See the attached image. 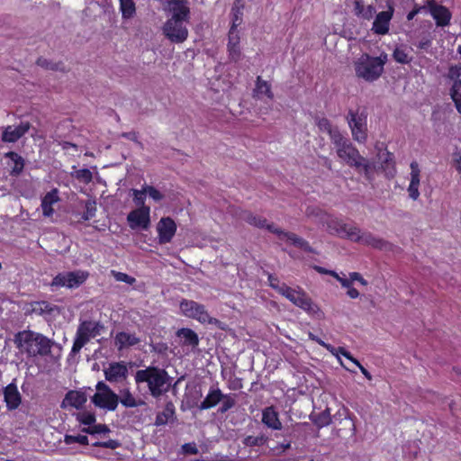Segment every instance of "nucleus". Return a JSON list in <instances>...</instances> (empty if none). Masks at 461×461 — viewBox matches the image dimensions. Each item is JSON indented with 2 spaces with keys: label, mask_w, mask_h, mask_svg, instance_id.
Segmentation results:
<instances>
[{
  "label": "nucleus",
  "mask_w": 461,
  "mask_h": 461,
  "mask_svg": "<svg viewBox=\"0 0 461 461\" xmlns=\"http://www.w3.org/2000/svg\"><path fill=\"white\" fill-rule=\"evenodd\" d=\"M357 162L359 163V166L354 167L357 170L362 169L365 173V176L367 179H371V170H372L371 164L363 156H362V159H359Z\"/></svg>",
  "instance_id": "obj_49"
},
{
  "label": "nucleus",
  "mask_w": 461,
  "mask_h": 461,
  "mask_svg": "<svg viewBox=\"0 0 461 461\" xmlns=\"http://www.w3.org/2000/svg\"><path fill=\"white\" fill-rule=\"evenodd\" d=\"M149 207L137 208L127 215V221L131 230H148L150 223Z\"/></svg>",
  "instance_id": "obj_11"
},
{
  "label": "nucleus",
  "mask_w": 461,
  "mask_h": 461,
  "mask_svg": "<svg viewBox=\"0 0 461 461\" xmlns=\"http://www.w3.org/2000/svg\"><path fill=\"white\" fill-rule=\"evenodd\" d=\"M229 59L233 62H238L241 59L240 46L228 47Z\"/></svg>",
  "instance_id": "obj_58"
},
{
  "label": "nucleus",
  "mask_w": 461,
  "mask_h": 461,
  "mask_svg": "<svg viewBox=\"0 0 461 461\" xmlns=\"http://www.w3.org/2000/svg\"><path fill=\"white\" fill-rule=\"evenodd\" d=\"M182 450L183 453L186 455H196L198 453V448L194 442L184 444L182 446Z\"/></svg>",
  "instance_id": "obj_61"
},
{
  "label": "nucleus",
  "mask_w": 461,
  "mask_h": 461,
  "mask_svg": "<svg viewBox=\"0 0 461 461\" xmlns=\"http://www.w3.org/2000/svg\"><path fill=\"white\" fill-rule=\"evenodd\" d=\"M163 33L172 42L181 43L187 39L188 30L184 23L167 20L163 26Z\"/></svg>",
  "instance_id": "obj_10"
},
{
  "label": "nucleus",
  "mask_w": 461,
  "mask_h": 461,
  "mask_svg": "<svg viewBox=\"0 0 461 461\" xmlns=\"http://www.w3.org/2000/svg\"><path fill=\"white\" fill-rule=\"evenodd\" d=\"M93 435L100 434V433H107L110 432V429L105 424H93L92 426Z\"/></svg>",
  "instance_id": "obj_62"
},
{
  "label": "nucleus",
  "mask_w": 461,
  "mask_h": 461,
  "mask_svg": "<svg viewBox=\"0 0 461 461\" xmlns=\"http://www.w3.org/2000/svg\"><path fill=\"white\" fill-rule=\"evenodd\" d=\"M59 201L58 190L52 189L48 192L41 200V208L44 216L50 217L53 214L52 204Z\"/></svg>",
  "instance_id": "obj_26"
},
{
  "label": "nucleus",
  "mask_w": 461,
  "mask_h": 461,
  "mask_svg": "<svg viewBox=\"0 0 461 461\" xmlns=\"http://www.w3.org/2000/svg\"><path fill=\"white\" fill-rule=\"evenodd\" d=\"M64 442L67 445H71L73 443H78L80 445L86 446L89 444L87 436L80 435V434L77 435V436L65 435Z\"/></svg>",
  "instance_id": "obj_45"
},
{
  "label": "nucleus",
  "mask_w": 461,
  "mask_h": 461,
  "mask_svg": "<svg viewBox=\"0 0 461 461\" xmlns=\"http://www.w3.org/2000/svg\"><path fill=\"white\" fill-rule=\"evenodd\" d=\"M267 230L277 235V237L282 240H286L290 242L296 248L303 249L308 253H316L315 249L310 246L309 242L304 239L299 237L294 232L285 231L280 228L276 227L275 225H267Z\"/></svg>",
  "instance_id": "obj_9"
},
{
  "label": "nucleus",
  "mask_w": 461,
  "mask_h": 461,
  "mask_svg": "<svg viewBox=\"0 0 461 461\" xmlns=\"http://www.w3.org/2000/svg\"><path fill=\"white\" fill-rule=\"evenodd\" d=\"M113 275L115 280L119 282H124L129 285H133L136 282V279L133 276H131L122 272L113 271Z\"/></svg>",
  "instance_id": "obj_52"
},
{
  "label": "nucleus",
  "mask_w": 461,
  "mask_h": 461,
  "mask_svg": "<svg viewBox=\"0 0 461 461\" xmlns=\"http://www.w3.org/2000/svg\"><path fill=\"white\" fill-rule=\"evenodd\" d=\"M359 242H362L366 245H368V246H371L373 248L379 249H387V247L390 246V244L388 242H386L385 240H384L378 237L374 236L370 232L362 233L361 240Z\"/></svg>",
  "instance_id": "obj_29"
},
{
  "label": "nucleus",
  "mask_w": 461,
  "mask_h": 461,
  "mask_svg": "<svg viewBox=\"0 0 461 461\" xmlns=\"http://www.w3.org/2000/svg\"><path fill=\"white\" fill-rule=\"evenodd\" d=\"M299 292L282 283L278 293L293 303Z\"/></svg>",
  "instance_id": "obj_48"
},
{
  "label": "nucleus",
  "mask_w": 461,
  "mask_h": 461,
  "mask_svg": "<svg viewBox=\"0 0 461 461\" xmlns=\"http://www.w3.org/2000/svg\"><path fill=\"white\" fill-rule=\"evenodd\" d=\"M240 46V37L236 33V23L232 24L229 32V42L228 47Z\"/></svg>",
  "instance_id": "obj_51"
},
{
  "label": "nucleus",
  "mask_w": 461,
  "mask_h": 461,
  "mask_svg": "<svg viewBox=\"0 0 461 461\" xmlns=\"http://www.w3.org/2000/svg\"><path fill=\"white\" fill-rule=\"evenodd\" d=\"M360 232H361L360 229H358L356 226L349 225L347 234H346V237L354 241H360L361 235H362V234H360Z\"/></svg>",
  "instance_id": "obj_55"
},
{
  "label": "nucleus",
  "mask_w": 461,
  "mask_h": 461,
  "mask_svg": "<svg viewBox=\"0 0 461 461\" xmlns=\"http://www.w3.org/2000/svg\"><path fill=\"white\" fill-rule=\"evenodd\" d=\"M315 122L318 128L329 133L331 142L335 140V135L339 136L341 132L337 127H332L330 122L325 117H316Z\"/></svg>",
  "instance_id": "obj_30"
},
{
  "label": "nucleus",
  "mask_w": 461,
  "mask_h": 461,
  "mask_svg": "<svg viewBox=\"0 0 461 461\" xmlns=\"http://www.w3.org/2000/svg\"><path fill=\"white\" fill-rule=\"evenodd\" d=\"M91 401L96 407L108 411H115L118 406L119 397L114 392H99L92 396Z\"/></svg>",
  "instance_id": "obj_15"
},
{
  "label": "nucleus",
  "mask_w": 461,
  "mask_h": 461,
  "mask_svg": "<svg viewBox=\"0 0 461 461\" xmlns=\"http://www.w3.org/2000/svg\"><path fill=\"white\" fill-rule=\"evenodd\" d=\"M386 11L378 13L373 23L372 31L378 35L387 34L389 32L390 22L394 13V3L393 0L386 1Z\"/></svg>",
  "instance_id": "obj_8"
},
{
  "label": "nucleus",
  "mask_w": 461,
  "mask_h": 461,
  "mask_svg": "<svg viewBox=\"0 0 461 461\" xmlns=\"http://www.w3.org/2000/svg\"><path fill=\"white\" fill-rule=\"evenodd\" d=\"M223 397L222 392L219 388H211L209 393L204 400L200 403V410H208L216 406Z\"/></svg>",
  "instance_id": "obj_23"
},
{
  "label": "nucleus",
  "mask_w": 461,
  "mask_h": 461,
  "mask_svg": "<svg viewBox=\"0 0 461 461\" xmlns=\"http://www.w3.org/2000/svg\"><path fill=\"white\" fill-rule=\"evenodd\" d=\"M332 143L336 147L338 157L344 160L348 166L351 167L359 166L357 161L362 159V156L348 138L342 134L335 135V140Z\"/></svg>",
  "instance_id": "obj_6"
},
{
  "label": "nucleus",
  "mask_w": 461,
  "mask_h": 461,
  "mask_svg": "<svg viewBox=\"0 0 461 461\" xmlns=\"http://www.w3.org/2000/svg\"><path fill=\"white\" fill-rule=\"evenodd\" d=\"M354 5L355 14L365 20L372 19L375 14V7L373 5L365 6L362 0H355Z\"/></svg>",
  "instance_id": "obj_31"
},
{
  "label": "nucleus",
  "mask_w": 461,
  "mask_h": 461,
  "mask_svg": "<svg viewBox=\"0 0 461 461\" xmlns=\"http://www.w3.org/2000/svg\"><path fill=\"white\" fill-rule=\"evenodd\" d=\"M72 176L85 184L90 183L93 179L92 172L87 168L77 170Z\"/></svg>",
  "instance_id": "obj_44"
},
{
  "label": "nucleus",
  "mask_w": 461,
  "mask_h": 461,
  "mask_svg": "<svg viewBox=\"0 0 461 461\" xmlns=\"http://www.w3.org/2000/svg\"><path fill=\"white\" fill-rule=\"evenodd\" d=\"M461 76V67L460 66H451L448 69L447 77L454 82L456 80H461L459 77Z\"/></svg>",
  "instance_id": "obj_60"
},
{
  "label": "nucleus",
  "mask_w": 461,
  "mask_h": 461,
  "mask_svg": "<svg viewBox=\"0 0 461 461\" xmlns=\"http://www.w3.org/2000/svg\"><path fill=\"white\" fill-rule=\"evenodd\" d=\"M133 194V201L139 208L147 207L145 205L146 191L145 187L142 190L131 189Z\"/></svg>",
  "instance_id": "obj_46"
},
{
  "label": "nucleus",
  "mask_w": 461,
  "mask_h": 461,
  "mask_svg": "<svg viewBox=\"0 0 461 461\" xmlns=\"http://www.w3.org/2000/svg\"><path fill=\"white\" fill-rule=\"evenodd\" d=\"M121 403L127 408H133L144 404L143 401H137L128 389L122 391Z\"/></svg>",
  "instance_id": "obj_38"
},
{
  "label": "nucleus",
  "mask_w": 461,
  "mask_h": 461,
  "mask_svg": "<svg viewBox=\"0 0 461 461\" xmlns=\"http://www.w3.org/2000/svg\"><path fill=\"white\" fill-rule=\"evenodd\" d=\"M66 277L68 288L78 287L86 280V276H84V274L80 275L76 272H67Z\"/></svg>",
  "instance_id": "obj_40"
},
{
  "label": "nucleus",
  "mask_w": 461,
  "mask_h": 461,
  "mask_svg": "<svg viewBox=\"0 0 461 461\" xmlns=\"http://www.w3.org/2000/svg\"><path fill=\"white\" fill-rule=\"evenodd\" d=\"M86 211L81 216L83 221H88L92 219L96 212V203L94 200H87L85 204Z\"/></svg>",
  "instance_id": "obj_43"
},
{
  "label": "nucleus",
  "mask_w": 461,
  "mask_h": 461,
  "mask_svg": "<svg viewBox=\"0 0 461 461\" xmlns=\"http://www.w3.org/2000/svg\"><path fill=\"white\" fill-rule=\"evenodd\" d=\"M366 113L358 110L349 109L346 119L351 130L353 139L358 143H365L367 140Z\"/></svg>",
  "instance_id": "obj_7"
},
{
  "label": "nucleus",
  "mask_w": 461,
  "mask_h": 461,
  "mask_svg": "<svg viewBox=\"0 0 461 461\" xmlns=\"http://www.w3.org/2000/svg\"><path fill=\"white\" fill-rule=\"evenodd\" d=\"M431 43H432V36L430 35V33H427L418 42L417 47L420 50H427L431 46Z\"/></svg>",
  "instance_id": "obj_59"
},
{
  "label": "nucleus",
  "mask_w": 461,
  "mask_h": 461,
  "mask_svg": "<svg viewBox=\"0 0 461 461\" xmlns=\"http://www.w3.org/2000/svg\"><path fill=\"white\" fill-rule=\"evenodd\" d=\"M120 10L123 20L131 19L136 14V5L133 0H119Z\"/></svg>",
  "instance_id": "obj_36"
},
{
  "label": "nucleus",
  "mask_w": 461,
  "mask_h": 461,
  "mask_svg": "<svg viewBox=\"0 0 461 461\" xmlns=\"http://www.w3.org/2000/svg\"><path fill=\"white\" fill-rule=\"evenodd\" d=\"M30 129V123L21 122L17 126H7L2 134V140L5 142H15L23 137Z\"/></svg>",
  "instance_id": "obj_19"
},
{
  "label": "nucleus",
  "mask_w": 461,
  "mask_h": 461,
  "mask_svg": "<svg viewBox=\"0 0 461 461\" xmlns=\"http://www.w3.org/2000/svg\"><path fill=\"white\" fill-rule=\"evenodd\" d=\"M221 402H222L221 406L219 409V412H221V413H225L230 409L234 407L236 404L235 399L230 394L223 393V397Z\"/></svg>",
  "instance_id": "obj_47"
},
{
  "label": "nucleus",
  "mask_w": 461,
  "mask_h": 461,
  "mask_svg": "<svg viewBox=\"0 0 461 461\" xmlns=\"http://www.w3.org/2000/svg\"><path fill=\"white\" fill-rule=\"evenodd\" d=\"M94 447H101L110 449H116L119 447H121V443L118 440L115 439H109L107 441H96L92 444Z\"/></svg>",
  "instance_id": "obj_53"
},
{
  "label": "nucleus",
  "mask_w": 461,
  "mask_h": 461,
  "mask_svg": "<svg viewBox=\"0 0 461 461\" xmlns=\"http://www.w3.org/2000/svg\"><path fill=\"white\" fill-rule=\"evenodd\" d=\"M268 281H269L270 286L272 288H274L275 290H276L277 292H279L281 283L279 282L278 278L272 275H269Z\"/></svg>",
  "instance_id": "obj_64"
},
{
  "label": "nucleus",
  "mask_w": 461,
  "mask_h": 461,
  "mask_svg": "<svg viewBox=\"0 0 461 461\" xmlns=\"http://www.w3.org/2000/svg\"><path fill=\"white\" fill-rule=\"evenodd\" d=\"M179 307L185 316L195 319L201 323L212 324L221 330H224L221 326L222 322L216 318L211 317L203 304L192 300L183 299L180 302Z\"/></svg>",
  "instance_id": "obj_5"
},
{
  "label": "nucleus",
  "mask_w": 461,
  "mask_h": 461,
  "mask_svg": "<svg viewBox=\"0 0 461 461\" xmlns=\"http://www.w3.org/2000/svg\"><path fill=\"white\" fill-rule=\"evenodd\" d=\"M427 6L431 16L436 21L437 26L445 27L449 24L452 14L446 6L438 5L434 1H428Z\"/></svg>",
  "instance_id": "obj_14"
},
{
  "label": "nucleus",
  "mask_w": 461,
  "mask_h": 461,
  "mask_svg": "<svg viewBox=\"0 0 461 461\" xmlns=\"http://www.w3.org/2000/svg\"><path fill=\"white\" fill-rule=\"evenodd\" d=\"M177 336L184 339V344L195 348L199 344L197 334L191 329L182 328L176 332Z\"/></svg>",
  "instance_id": "obj_32"
},
{
  "label": "nucleus",
  "mask_w": 461,
  "mask_h": 461,
  "mask_svg": "<svg viewBox=\"0 0 461 461\" xmlns=\"http://www.w3.org/2000/svg\"><path fill=\"white\" fill-rule=\"evenodd\" d=\"M254 91L258 96L265 95L270 99L274 97V95L271 91V86L268 84V82L263 80L261 77H257L256 88Z\"/></svg>",
  "instance_id": "obj_37"
},
{
  "label": "nucleus",
  "mask_w": 461,
  "mask_h": 461,
  "mask_svg": "<svg viewBox=\"0 0 461 461\" xmlns=\"http://www.w3.org/2000/svg\"><path fill=\"white\" fill-rule=\"evenodd\" d=\"M172 378L164 368L158 366H148L138 370L135 374L137 384L146 383L149 391L154 398H159L169 391Z\"/></svg>",
  "instance_id": "obj_2"
},
{
  "label": "nucleus",
  "mask_w": 461,
  "mask_h": 461,
  "mask_svg": "<svg viewBox=\"0 0 461 461\" xmlns=\"http://www.w3.org/2000/svg\"><path fill=\"white\" fill-rule=\"evenodd\" d=\"M104 330V326L100 321H83L79 323L74 343L71 349V354L76 355L79 353L81 348L91 339L98 335Z\"/></svg>",
  "instance_id": "obj_3"
},
{
  "label": "nucleus",
  "mask_w": 461,
  "mask_h": 461,
  "mask_svg": "<svg viewBox=\"0 0 461 461\" xmlns=\"http://www.w3.org/2000/svg\"><path fill=\"white\" fill-rule=\"evenodd\" d=\"M14 342L21 351L32 357L50 356L51 348L57 346L54 340L30 330L15 334Z\"/></svg>",
  "instance_id": "obj_1"
},
{
  "label": "nucleus",
  "mask_w": 461,
  "mask_h": 461,
  "mask_svg": "<svg viewBox=\"0 0 461 461\" xmlns=\"http://www.w3.org/2000/svg\"><path fill=\"white\" fill-rule=\"evenodd\" d=\"M77 420L85 425H93L95 422V415L92 412H83L78 415Z\"/></svg>",
  "instance_id": "obj_56"
},
{
  "label": "nucleus",
  "mask_w": 461,
  "mask_h": 461,
  "mask_svg": "<svg viewBox=\"0 0 461 461\" xmlns=\"http://www.w3.org/2000/svg\"><path fill=\"white\" fill-rule=\"evenodd\" d=\"M262 422L272 429L279 430L282 429V423L279 420L278 412L274 406H268L262 411Z\"/></svg>",
  "instance_id": "obj_21"
},
{
  "label": "nucleus",
  "mask_w": 461,
  "mask_h": 461,
  "mask_svg": "<svg viewBox=\"0 0 461 461\" xmlns=\"http://www.w3.org/2000/svg\"><path fill=\"white\" fill-rule=\"evenodd\" d=\"M5 402L8 411L16 410L21 402L22 396L14 382L9 384L3 389Z\"/></svg>",
  "instance_id": "obj_18"
},
{
  "label": "nucleus",
  "mask_w": 461,
  "mask_h": 461,
  "mask_svg": "<svg viewBox=\"0 0 461 461\" xmlns=\"http://www.w3.org/2000/svg\"><path fill=\"white\" fill-rule=\"evenodd\" d=\"M5 157L9 158L14 163V166L11 169V175L14 176H19L23 170L24 159L14 151L7 152Z\"/></svg>",
  "instance_id": "obj_34"
},
{
  "label": "nucleus",
  "mask_w": 461,
  "mask_h": 461,
  "mask_svg": "<svg viewBox=\"0 0 461 461\" xmlns=\"http://www.w3.org/2000/svg\"><path fill=\"white\" fill-rule=\"evenodd\" d=\"M356 75L367 82H373L384 72L383 63L368 54H363L354 64Z\"/></svg>",
  "instance_id": "obj_4"
},
{
  "label": "nucleus",
  "mask_w": 461,
  "mask_h": 461,
  "mask_svg": "<svg viewBox=\"0 0 461 461\" xmlns=\"http://www.w3.org/2000/svg\"><path fill=\"white\" fill-rule=\"evenodd\" d=\"M157 230L159 243L166 244L172 240L176 230V225L171 218L164 217L158 221Z\"/></svg>",
  "instance_id": "obj_16"
},
{
  "label": "nucleus",
  "mask_w": 461,
  "mask_h": 461,
  "mask_svg": "<svg viewBox=\"0 0 461 461\" xmlns=\"http://www.w3.org/2000/svg\"><path fill=\"white\" fill-rule=\"evenodd\" d=\"M349 277L351 278L352 282L358 281L362 285H366L367 281L362 277V276L357 272H352L349 274Z\"/></svg>",
  "instance_id": "obj_63"
},
{
  "label": "nucleus",
  "mask_w": 461,
  "mask_h": 461,
  "mask_svg": "<svg viewBox=\"0 0 461 461\" xmlns=\"http://www.w3.org/2000/svg\"><path fill=\"white\" fill-rule=\"evenodd\" d=\"M293 303L309 314L315 315L320 319L323 317V312L320 307L302 290H300Z\"/></svg>",
  "instance_id": "obj_17"
},
{
  "label": "nucleus",
  "mask_w": 461,
  "mask_h": 461,
  "mask_svg": "<svg viewBox=\"0 0 461 461\" xmlns=\"http://www.w3.org/2000/svg\"><path fill=\"white\" fill-rule=\"evenodd\" d=\"M58 306L50 304L46 301L33 302L31 303V308L28 310L30 313H35L38 315L52 314L55 311H58Z\"/></svg>",
  "instance_id": "obj_28"
},
{
  "label": "nucleus",
  "mask_w": 461,
  "mask_h": 461,
  "mask_svg": "<svg viewBox=\"0 0 461 461\" xmlns=\"http://www.w3.org/2000/svg\"><path fill=\"white\" fill-rule=\"evenodd\" d=\"M86 394L84 392L71 390L66 393L61 402V408H66L69 405L79 410L86 402Z\"/></svg>",
  "instance_id": "obj_20"
},
{
  "label": "nucleus",
  "mask_w": 461,
  "mask_h": 461,
  "mask_svg": "<svg viewBox=\"0 0 461 461\" xmlns=\"http://www.w3.org/2000/svg\"><path fill=\"white\" fill-rule=\"evenodd\" d=\"M310 420L318 428H323L325 426H328L331 422L330 410L326 409L325 411L319 413L312 412L310 415Z\"/></svg>",
  "instance_id": "obj_35"
},
{
  "label": "nucleus",
  "mask_w": 461,
  "mask_h": 461,
  "mask_svg": "<svg viewBox=\"0 0 461 461\" xmlns=\"http://www.w3.org/2000/svg\"><path fill=\"white\" fill-rule=\"evenodd\" d=\"M411 183H410V185L408 188L409 196L412 200H417L420 195L419 189H418L419 185H420V169H419V165L416 161L411 162Z\"/></svg>",
  "instance_id": "obj_22"
},
{
  "label": "nucleus",
  "mask_w": 461,
  "mask_h": 461,
  "mask_svg": "<svg viewBox=\"0 0 461 461\" xmlns=\"http://www.w3.org/2000/svg\"><path fill=\"white\" fill-rule=\"evenodd\" d=\"M140 342V339L134 334L127 333L124 331L117 333L115 336V346L119 350L134 346Z\"/></svg>",
  "instance_id": "obj_27"
},
{
  "label": "nucleus",
  "mask_w": 461,
  "mask_h": 461,
  "mask_svg": "<svg viewBox=\"0 0 461 461\" xmlns=\"http://www.w3.org/2000/svg\"><path fill=\"white\" fill-rule=\"evenodd\" d=\"M105 380L110 383H120L127 379L128 368L125 362H112L104 369Z\"/></svg>",
  "instance_id": "obj_13"
},
{
  "label": "nucleus",
  "mask_w": 461,
  "mask_h": 461,
  "mask_svg": "<svg viewBox=\"0 0 461 461\" xmlns=\"http://www.w3.org/2000/svg\"><path fill=\"white\" fill-rule=\"evenodd\" d=\"M66 278V273H59L52 279L50 285L53 287H67Z\"/></svg>",
  "instance_id": "obj_57"
},
{
  "label": "nucleus",
  "mask_w": 461,
  "mask_h": 461,
  "mask_svg": "<svg viewBox=\"0 0 461 461\" xmlns=\"http://www.w3.org/2000/svg\"><path fill=\"white\" fill-rule=\"evenodd\" d=\"M450 96L455 103V106L459 113H461V80L453 83L450 89Z\"/></svg>",
  "instance_id": "obj_39"
},
{
  "label": "nucleus",
  "mask_w": 461,
  "mask_h": 461,
  "mask_svg": "<svg viewBox=\"0 0 461 461\" xmlns=\"http://www.w3.org/2000/svg\"><path fill=\"white\" fill-rule=\"evenodd\" d=\"M393 57L398 63L401 64H408L411 61V59L408 57L407 53L403 50L395 49Z\"/></svg>",
  "instance_id": "obj_50"
},
{
  "label": "nucleus",
  "mask_w": 461,
  "mask_h": 461,
  "mask_svg": "<svg viewBox=\"0 0 461 461\" xmlns=\"http://www.w3.org/2000/svg\"><path fill=\"white\" fill-rule=\"evenodd\" d=\"M145 191L146 194H148L150 198H152L156 202H160L164 195L154 186L151 185H145Z\"/></svg>",
  "instance_id": "obj_54"
},
{
  "label": "nucleus",
  "mask_w": 461,
  "mask_h": 461,
  "mask_svg": "<svg viewBox=\"0 0 461 461\" xmlns=\"http://www.w3.org/2000/svg\"><path fill=\"white\" fill-rule=\"evenodd\" d=\"M240 218L250 225L258 228H267V219L252 213L251 212L245 211L240 214Z\"/></svg>",
  "instance_id": "obj_33"
},
{
  "label": "nucleus",
  "mask_w": 461,
  "mask_h": 461,
  "mask_svg": "<svg viewBox=\"0 0 461 461\" xmlns=\"http://www.w3.org/2000/svg\"><path fill=\"white\" fill-rule=\"evenodd\" d=\"M168 11L172 14L169 20L185 23L190 18L187 0H167Z\"/></svg>",
  "instance_id": "obj_12"
},
{
  "label": "nucleus",
  "mask_w": 461,
  "mask_h": 461,
  "mask_svg": "<svg viewBox=\"0 0 461 461\" xmlns=\"http://www.w3.org/2000/svg\"><path fill=\"white\" fill-rule=\"evenodd\" d=\"M175 413L176 411L174 403L172 402H167L163 411L157 414L154 424L156 426H163L168 421H174L176 420Z\"/></svg>",
  "instance_id": "obj_24"
},
{
  "label": "nucleus",
  "mask_w": 461,
  "mask_h": 461,
  "mask_svg": "<svg viewBox=\"0 0 461 461\" xmlns=\"http://www.w3.org/2000/svg\"><path fill=\"white\" fill-rule=\"evenodd\" d=\"M36 65L45 70L59 71L62 73H68L69 71L63 61L59 60L55 62L44 57H39L36 60Z\"/></svg>",
  "instance_id": "obj_25"
},
{
  "label": "nucleus",
  "mask_w": 461,
  "mask_h": 461,
  "mask_svg": "<svg viewBox=\"0 0 461 461\" xmlns=\"http://www.w3.org/2000/svg\"><path fill=\"white\" fill-rule=\"evenodd\" d=\"M378 159L381 163V166L383 167H384V169L388 168L389 169L388 173L393 175V172L389 167H390V165L393 161V154L387 150H384L383 152L380 150L378 153Z\"/></svg>",
  "instance_id": "obj_42"
},
{
  "label": "nucleus",
  "mask_w": 461,
  "mask_h": 461,
  "mask_svg": "<svg viewBox=\"0 0 461 461\" xmlns=\"http://www.w3.org/2000/svg\"><path fill=\"white\" fill-rule=\"evenodd\" d=\"M267 437H266L265 435H260L257 437L247 436L243 440V444L247 447L263 446L267 443Z\"/></svg>",
  "instance_id": "obj_41"
}]
</instances>
